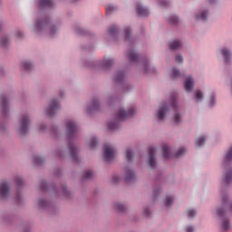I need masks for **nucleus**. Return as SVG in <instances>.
Masks as SVG:
<instances>
[{
    "mask_svg": "<svg viewBox=\"0 0 232 232\" xmlns=\"http://www.w3.org/2000/svg\"><path fill=\"white\" fill-rule=\"evenodd\" d=\"M56 155H57V157H64V150H59L56 152Z\"/></svg>",
    "mask_w": 232,
    "mask_h": 232,
    "instance_id": "680f3d73",
    "label": "nucleus"
},
{
    "mask_svg": "<svg viewBox=\"0 0 232 232\" xmlns=\"http://www.w3.org/2000/svg\"><path fill=\"white\" fill-rule=\"evenodd\" d=\"M93 178V171L87 170L83 173V176L82 177V180H90V179Z\"/></svg>",
    "mask_w": 232,
    "mask_h": 232,
    "instance_id": "a18cd8bd",
    "label": "nucleus"
},
{
    "mask_svg": "<svg viewBox=\"0 0 232 232\" xmlns=\"http://www.w3.org/2000/svg\"><path fill=\"white\" fill-rule=\"evenodd\" d=\"M38 208H42V209H48L50 208V202H48L44 198L38 199Z\"/></svg>",
    "mask_w": 232,
    "mask_h": 232,
    "instance_id": "58836bf2",
    "label": "nucleus"
},
{
    "mask_svg": "<svg viewBox=\"0 0 232 232\" xmlns=\"http://www.w3.org/2000/svg\"><path fill=\"white\" fill-rule=\"evenodd\" d=\"M209 16L208 9H200L198 13H196L197 21H202L203 23L208 21V17Z\"/></svg>",
    "mask_w": 232,
    "mask_h": 232,
    "instance_id": "393cba45",
    "label": "nucleus"
},
{
    "mask_svg": "<svg viewBox=\"0 0 232 232\" xmlns=\"http://www.w3.org/2000/svg\"><path fill=\"white\" fill-rule=\"evenodd\" d=\"M124 39L126 43L129 44V46H131L134 43L133 38H131V28L126 27L124 29Z\"/></svg>",
    "mask_w": 232,
    "mask_h": 232,
    "instance_id": "c85d7f7f",
    "label": "nucleus"
},
{
    "mask_svg": "<svg viewBox=\"0 0 232 232\" xmlns=\"http://www.w3.org/2000/svg\"><path fill=\"white\" fill-rule=\"evenodd\" d=\"M3 26H5V22L0 21V30H1V28H2Z\"/></svg>",
    "mask_w": 232,
    "mask_h": 232,
    "instance_id": "338daca9",
    "label": "nucleus"
},
{
    "mask_svg": "<svg viewBox=\"0 0 232 232\" xmlns=\"http://www.w3.org/2000/svg\"><path fill=\"white\" fill-rule=\"evenodd\" d=\"M0 46L2 48H8L10 46V36L4 34L0 38Z\"/></svg>",
    "mask_w": 232,
    "mask_h": 232,
    "instance_id": "473e14b6",
    "label": "nucleus"
},
{
    "mask_svg": "<svg viewBox=\"0 0 232 232\" xmlns=\"http://www.w3.org/2000/svg\"><path fill=\"white\" fill-rule=\"evenodd\" d=\"M32 31L35 35H46L47 37H55L59 32V24L52 22L50 16L46 14H40L34 22Z\"/></svg>",
    "mask_w": 232,
    "mask_h": 232,
    "instance_id": "f03ea898",
    "label": "nucleus"
},
{
    "mask_svg": "<svg viewBox=\"0 0 232 232\" xmlns=\"http://www.w3.org/2000/svg\"><path fill=\"white\" fill-rule=\"evenodd\" d=\"M115 10H117V7H115L113 5H108L106 7V14H107V15H111V14H113V12H115Z\"/></svg>",
    "mask_w": 232,
    "mask_h": 232,
    "instance_id": "3c124183",
    "label": "nucleus"
},
{
    "mask_svg": "<svg viewBox=\"0 0 232 232\" xmlns=\"http://www.w3.org/2000/svg\"><path fill=\"white\" fill-rule=\"evenodd\" d=\"M15 37L17 39H23L24 37V33L21 30L16 31Z\"/></svg>",
    "mask_w": 232,
    "mask_h": 232,
    "instance_id": "6e6d98bb",
    "label": "nucleus"
},
{
    "mask_svg": "<svg viewBox=\"0 0 232 232\" xmlns=\"http://www.w3.org/2000/svg\"><path fill=\"white\" fill-rule=\"evenodd\" d=\"M14 182H15V186H16L17 188H21L22 186L24 185V179L23 177H21V176H16V177L14 178Z\"/></svg>",
    "mask_w": 232,
    "mask_h": 232,
    "instance_id": "c03bdc74",
    "label": "nucleus"
},
{
    "mask_svg": "<svg viewBox=\"0 0 232 232\" xmlns=\"http://www.w3.org/2000/svg\"><path fill=\"white\" fill-rule=\"evenodd\" d=\"M99 110H101V101L99 97H94L87 105V111L88 113H95V111H99Z\"/></svg>",
    "mask_w": 232,
    "mask_h": 232,
    "instance_id": "2eb2a0df",
    "label": "nucleus"
},
{
    "mask_svg": "<svg viewBox=\"0 0 232 232\" xmlns=\"http://www.w3.org/2000/svg\"><path fill=\"white\" fill-rule=\"evenodd\" d=\"M168 21L170 24H179V16L177 14H171L170 16H169Z\"/></svg>",
    "mask_w": 232,
    "mask_h": 232,
    "instance_id": "37998d69",
    "label": "nucleus"
},
{
    "mask_svg": "<svg viewBox=\"0 0 232 232\" xmlns=\"http://www.w3.org/2000/svg\"><path fill=\"white\" fill-rule=\"evenodd\" d=\"M21 68L25 72H30V70H34V63L30 60H24L21 63Z\"/></svg>",
    "mask_w": 232,
    "mask_h": 232,
    "instance_id": "c756f323",
    "label": "nucleus"
},
{
    "mask_svg": "<svg viewBox=\"0 0 232 232\" xmlns=\"http://www.w3.org/2000/svg\"><path fill=\"white\" fill-rule=\"evenodd\" d=\"M83 66H90V63L88 62H82Z\"/></svg>",
    "mask_w": 232,
    "mask_h": 232,
    "instance_id": "69168bd1",
    "label": "nucleus"
},
{
    "mask_svg": "<svg viewBox=\"0 0 232 232\" xmlns=\"http://www.w3.org/2000/svg\"><path fill=\"white\" fill-rule=\"evenodd\" d=\"M115 64V59L113 57L104 58L102 62L99 63L101 70H110Z\"/></svg>",
    "mask_w": 232,
    "mask_h": 232,
    "instance_id": "4be33fe9",
    "label": "nucleus"
},
{
    "mask_svg": "<svg viewBox=\"0 0 232 232\" xmlns=\"http://www.w3.org/2000/svg\"><path fill=\"white\" fill-rule=\"evenodd\" d=\"M185 217L188 218V220H193V218L197 217V210L195 208H188L185 211Z\"/></svg>",
    "mask_w": 232,
    "mask_h": 232,
    "instance_id": "c9c22d12",
    "label": "nucleus"
},
{
    "mask_svg": "<svg viewBox=\"0 0 232 232\" xmlns=\"http://www.w3.org/2000/svg\"><path fill=\"white\" fill-rule=\"evenodd\" d=\"M231 162H232V145L228 148V150H227L223 158L224 168H228V166H231Z\"/></svg>",
    "mask_w": 232,
    "mask_h": 232,
    "instance_id": "b1692460",
    "label": "nucleus"
},
{
    "mask_svg": "<svg viewBox=\"0 0 232 232\" xmlns=\"http://www.w3.org/2000/svg\"><path fill=\"white\" fill-rule=\"evenodd\" d=\"M59 95H60V97H64V91H63V90H61V91L59 92Z\"/></svg>",
    "mask_w": 232,
    "mask_h": 232,
    "instance_id": "0e129e2a",
    "label": "nucleus"
},
{
    "mask_svg": "<svg viewBox=\"0 0 232 232\" xmlns=\"http://www.w3.org/2000/svg\"><path fill=\"white\" fill-rule=\"evenodd\" d=\"M169 75H170L171 79H173L175 81L180 77V71H179V69L174 67L169 72Z\"/></svg>",
    "mask_w": 232,
    "mask_h": 232,
    "instance_id": "a19ab883",
    "label": "nucleus"
},
{
    "mask_svg": "<svg viewBox=\"0 0 232 232\" xmlns=\"http://www.w3.org/2000/svg\"><path fill=\"white\" fill-rule=\"evenodd\" d=\"M185 232H195V227L188 225L185 227Z\"/></svg>",
    "mask_w": 232,
    "mask_h": 232,
    "instance_id": "4d7b16f0",
    "label": "nucleus"
},
{
    "mask_svg": "<svg viewBox=\"0 0 232 232\" xmlns=\"http://www.w3.org/2000/svg\"><path fill=\"white\" fill-rule=\"evenodd\" d=\"M158 3L161 8H168V6H169V2L168 0H159Z\"/></svg>",
    "mask_w": 232,
    "mask_h": 232,
    "instance_id": "8fccbe9b",
    "label": "nucleus"
},
{
    "mask_svg": "<svg viewBox=\"0 0 232 232\" xmlns=\"http://www.w3.org/2000/svg\"><path fill=\"white\" fill-rule=\"evenodd\" d=\"M59 110H61V103L59 102V99L55 98L49 102L45 113L47 117H53V115H57Z\"/></svg>",
    "mask_w": 232,
    "mask_h": 232,
    "instance_id": "9d476101",
    "label": "nucleus"
},
{
    "mask_svg": "<svg viewBox=\"0 0 232 232\" xmlns=\"http://www.w3.org/2000/svg\"><path fill=\"white\" fill-rule=\"evenodd\" d=\"M72 30H73L74 34H77L78 35H84V34H86V30H84L82 28V26H81L79 24H74L72 26Z\"/></svg>",
    "mask_w": 232,
    "mask_h": 232,
    "instance_id": "4c0bfd02",
    "label": "nucleus"
},
{
    "mask_svg": "<svg viewBox=\"0 0 232 232\" xmlns=\"http://www.w3.org/2000/svg\"><path fill=\"white\" fill-rule=\"evenodd\" d=\"M119 40V26L111 25L108 29V34L106 36V41L117 42Z\"/></svg>",
    "mask_w": 232,
    "mask_h": 232,
    "instance_id": "4468645a",
    "label": "nucleus"
},
{
    "mask_svg": "<svg viewBox=\"0 0 232 232\" xmlns=\"http://www.w3.org/2000/svg\"><path fill=\"white\" fill-rule=\"evenodd\" d=\"M173 111L171 116V122H173L176 126H179L182 122V117L184 114L182 113V109L179 106V102H177V95H172L169 101L163 102L157 110L155 113V117L157 121H164L166 119V115L169 113V111Z\"/></svg>",
    "mask_w": 232,
    "mask_h": 232,
    "instance_id": "f257e3e1",
    "label": "nucleus"
},
{
    "mask_svg": "<svg viewBox=\"0 0 232 232\" xmlns=\"http://www.w3.org/2000/svg\"><path fill=\"white\" fill-rule=\"evenodd\" d=\"M40 189L41 191H51V193L55 195H63V197H68L69 195L66 186H63L61 190H59L55 185H49L45 180L40 182Z\"/></svg>",
    "mask_w": 232,
    "mask_h": 232,
    "instance_id": "0eeeda50",
    "label": "nucleus"
},
{
    "mask_svg": "<svg viewBox=\"0 0 232 232\" xmlns=\"http://www.w3.org/2000/svg\"><path fill=\"white\" fill-rule=\"evenodd\" d=\"M34 163L36 166H43V164H44V159L41 158L40 156H36L34 158Z\"/></svg>",
    "mask_w": 232,
    "mask_h": 232,
    "instance_id": "de8ad7c7",
    "label": "nucleus"
},
{
    "mask_svg": "<svg viewBox=\"0 0 232 232\" xmlns=\"http://www.w3.org/2000/svg\"><path fill=\"white\" fill-rule=\"evenodd\" d=\"M120 181H121V177H119L118 175H113L112 176V182H113V184H117Z\"/></svg>",
    "mask_w": 232,
    "mask_h": 232,
    "instance_id": "13d9d810",
    "label": "nucleus"
},
{
    "mask_svg": "<svg viewBox=\"0 0 232 232\" xmlns=\"http://www.w3.org/2000/svg\"><path fill=\"white\" fill-rule=\"evenodd\" d=\"M183 86L187 93H193V90H195V78H193V75L185 77Z\"/></svg>",
    "mask_w": 232,
    "mask_h": 232,
    "instance_id": "ddd939ff",
    "label": "nucleus"
},
{
    "mask_svg": "<svg viewBox=\"0 0 232 232\" xmlns=\"http://www.w3.org/2000/svg\"><path fill=\"white\" fill-rule=\"evenodd\" d=\"M0 104L2 108V117H6L8 115V96H6V94L1 95Z\"/></svg>",
    "mask_w": 232,
    "mask_h": 232,
    "instance_id": "aec40b11",
    "label": "nucleus"
},
{
    "mask_svg": "<svg viewBox=\"0 0 232 232\" xmlns=\"http://www.w3.org/2000/svg\"><path fill=\"white\" fill-rule=\"evenodd\" d=\"M208 108H215L217 106V94L215 92H210L208 100Z\"/></svg>",
    "mask_w": 232,
    "mask_h": 232,
    "instance_id": "7c9ffc66",
    "label": "nucleus"
},
{
    "mask_svg": "<svg viewBox=\"0 0 232 232\" xmlns=\"http://www.w3.org/2000/svg\"><path fill=\"white\" fill-rule=\"evenodd\" d=\"M66 133H67V141H68V150L70 153V157L73 162L79 161L78 156V149L73 145V140H75L79 137V127L77 126V122L73 120H69L66 121L65 126Z\"/></svg>",
    "mask_w": 232,
    "mask_h": 232,
    "instance_id": "7ed1b4c3",
    "label": "nucleus"
},
{
    "mask_svg": "<svg viewBox=\"0 0 232 232\" xmlns=\"http://www.w3.org/2000/svg\"><path fill=\"white\" fill-rule=\"evenodd\" d=\"M118 96L117 95H109L107 98L108 104H111V102L117 101Z\"/></svg>",
    "mask_w": 232,
    "mask_h": 232,
    "instance_id": "5fc2aeb1",
    "label": "nucleus"
},
{
    "mask_svg": "<svg viewBox=\"0 0 232 232\" xmlns=\"http://www.w3.org/2000/svg\"><path fill=\"white\" fill-rule=\"evenodd\" d=\"M136 12L138 15H140L141 17H146L150 15V9L147 7H144V5L138 4L136 6Z\"/></svg>",
    "mask_w": 232,
    "mask_h": 232,
    "instance_id": "a878e982",
    "label": "nucleus"
},
{
    "mask_svg": "<svg viewBox=\"0 0 232 232\" xmlns=\"http://www.w3.org/2000/svg\"><path fill=\"white\" fill-rule=\"evenodd\" d=\"M32 121L30 120V116L28 114H23L20 118L18 133L19 135H26L28 131H30V123Z\"/></svg>",
    "mask_w": 232,
    "mask_h": 232,
    "instance_id": "1a4fd4ad",
    "label": "nucleus"
},
{
    "mask_svg": "<svg viewBox=\"0 0 232 232\" xmlns=\"http://www.w3.org/2000/svg\"><path fill=\"white\" fill-rule=\"evenodd\" d=\"M186 148L181 147L174 153V156L176 159H180V157H184V155H186Z\"/></svg>",
    "mask_w": 232,
    "mask_h": 232,
    "instance_id": "79ce46f5",
    "label": "nucleus"
},
{
    "mask_svg": "<svg viewBox=\"0 0 232 232\" xmlns=\"http://www.w3.org/2000/svg\"><path fill=\"white\" fill-rule=\"evenodd\" d=\"M162 193V189L160 188H154L153 189V202L159 198V196Z\"/></svg>",
    "mask_w": 232,
    "mask_h": 232,
    "instance_id": "49530a36",
    "label": "nucleus"
},
{
    "mask_svg": "<svg viewBox=\"0 0 232 232\" xmlns=\"http://www.w3.org/2000/svg\"><path fill=\"white\" fill-rule=\"evenodd\" d=\"M227 210H226V208L219 207L216 208V215L220 221V226L222 231H227L228 229H231V221L229 220V218L227 217Z\"/></svg>",
    "mask_w": 232,
    "mask_h": 232,
    "instance_id": "423d86ee",
    "label": "nucleus"
},
{
    "mask_svg": "<svg viewBox=\"0 0 232 232\" xmlns=\"http://www.w3.org/2000/svg\"><path fill=\"white\" fill-rule=\"evenodd\" d=\"M116 153H117V150H115V147H113L110 144H105L103 146L104 159L108 162H110V160H113V159H115Z\"/></svg>",
    "mask_w": 232,
    "mask_h": 232,
    "instance_id": "f8f14e48",
    "label": "nucleus"
},
{
    "mask_svg": "<svg viewBox=\"0 0 232 232\" xmlns=\"http://www.w3.org/2000/svg\"><path fill=\"white\" fill-rule=\"evenodd\" d=\"M126 57L130 64L143 68L144 73H155V68L150 65V60L146 57H142L135 49L130 48L126 53Z\"/></svg>",
    "mask_w": 232,
    "mask_h": 232,
    "instance_id": "20e7f679",
    "label": "nucleus"
},
{
    "mask_svg": "<svg viewBox=\"0 0 232 232\" xmlns=\"http://www.w3.org/2000/svg\"><path fill=\"white\" fill-rule=\"evenodd\" d=\"M114 208L116 210H118L120 213H122L123 211H126V207L124 206V204L121 203H116L114 205Z\"/></svg>",
    "mask_w": 232,
    "mask_h": 232,
    "instance_id": "09e8293b",
    "label": "nucleus"
},
{
    "mask_svg": "<svg viewBox=\"0 0 232 232\" xmlns=\"http://www.w3.org/2000/svg\"><path fill=\"white\" fill-rule=\"evenodd\" d=\"M156 151L157 148H155L154 146L149 148L148 165L151 168V169H155V168H157V160L155 159Z\"/></svg>",
    "mask_w": 232,
    "mask_h": 232,
    "instance_id": "a211bd4d",
    "label": "nucleus"
},
{
    "mask_svg": "<svg viewBox=\"0 0 232 232\" xmlns=\"http://www.w3.org/2000/svg\"><path fill=\"white\" fill-rule=\"evenodd\" d=\"M113 82L121 85V90L123 92H130L131 90V84L126 82V72L117 71L114 77Z\"/></svg>",
    "mask_w": 232,
    "mask_h": 232,
    "instance_id": "6e6552de",
    "label": "nucleus"
},
{
    "mask_svg": "<svg viewBox=\"0 0 232 232\" xmlns=\"http://www.w3.org/2000/svg\"><path fill=\"white\" fill-rule=\"evenodd\" d=\"M39 130L40 131H44V130H46V124L44 123L40 124Z\"/></svg>",
    "mask_w": 232,
    "mask_h": 232,
    "instance_id": "e2e57ef3",
    "label": "nucleus"
},
{
    "mask_svg": "<svg viewBox=\"0 0 232 232\" xmlns=\"http://www.w3.org/2000/svg\"><path fill=\"white\" fill-rule=\"evenodd\" d=\"M219 53L223 59L225 66H230L232 63V51L231 48L227 46L221 47L219 49Z\"/></svg>",
    "mask_w": 232,
    "mask_h": 232,
    "instance_id": "9b49d317",
    "label": "nucleus"
},
{
    "mask_svg": "<svg viewBox=\"0 0 232 232\" xmlns=\"http://www.w3.org/2000/svg\"><path fill=\"white\" fill-rule=\"evenodd\" d=\"M208 1H209V3L213 4V3H215V1H217V0H208Z\"/></svg>",
    "mask_w": 232,
    "mask_h": 232,
    "instance_id": "774afa93",
    "label": "nucleus"
},
{
    "mask_svg": "<svg viewBox=\"0 0 232 232\" xmlns=\"http://www.w3.org/2000/svg\"><path fill=\"white\" fill-rule=\"evenodd\" d=\"M143 214L145 215V217H150V215H151V211L150 210V208H145L143 209Z\"/></svg>",
    "mask_w": 232,
    "mask_h": 232,
    "instance_id": "052dcab7",
    "label": "nucleus"
},
{
    "mask_svg": "<svg viewBox=\"0 0 232 232\" xmlns=\"http://www.w3.org/2000/svg\"><path fill=\"white\" fill-rule=\"evenodd\" d=\"M161 151L162 157L165 160H168V159H171V157H173V154H171V150H169V146L167 144L161 145Z\"/></svg>",
    "mask_w": 232,
    "mask_h": 232,
    "instance_id": "bb28decb",
    "label": "nucleus"
},
{
    "mask_svg": "<svg viewBox=\"0 0 232 232\" xmlns=\"http://www.w3.org/2000/svg\"><path fill=\"white\" fill-rule=\"evenodd\" d=\"M205 95L204 92L200 89H197L191 96V100L195 102V104H202L204 102Z\"/></svg>",
    "mask_w": 232,
    "mask_h": 232,
    "instance_id": "6ab92c4d",
    "label": "nucleus"
},
{
    "mask_svg": "<svg viewBox=\"0 0 232 232\" xmlns=\"http://www.w3.org/2000/svg\"><path fill=\"white\" fill-rule=\"evenodd\" d=\"M137 179L135 175V171L131 169L130 167L124 168V180L125 182H133Z\"/></svg>",
    "mask_w": 232,
    "mask_h": 232,
    "instance_id": "5701e85b",
    "label": "nucleus"
},
{
    "mask_svg": "<svg viewBox=\"0 0 232 232\" xmlns=\"http://www.w3.org/2000/svg\"><path fill=\"white\" fill-rule=\"evenodd\" d=\"M173 200H175L173 196L167 195L165 199L163 200V206H165V208H170L171 206H173Z\"/></svg>",
    "mask_w": 232,
    "mask_h": 232,
    "instance_id": "e433bc0d",
    "label": "nucleus"
},
{
    "mask_svg": "<svg viewBox=\"0 0 232 232\" xmlns=\"http://www.w3.org/2000/svg\"><path fill=\"white\" fill-rule=\"evenodd\" d=\"M170 50H179V48H182V42L180 40H173L169 44Z\"/></svg>",
    "mask_w": 232,
    "mask_h": 232,
    "instance_id": "f704fd0d",
    "label": "nucleus"
},
{
    "mask_svg": "<svg viewBox=\"0 0 232 232\" xmlns=\"http://www.w3.org/2000/svg\"><path fill=\"white\" fill-rule=\"evenodd\" d=\"M125 159L128 162H133V159H135V152L131 148H127L125 150Z\"/></svg>",
    "mask_w": 232,
    "mask_h": 232,
    "instance_id": "2f4dec72",
    "label": "nucleus"
},
{
    "mask_svg": "<svg viewBox=\"0 0 232 232\" xmlns=\"http://www.w3.org/2000/svg\"><path fill=\"white\" fill-rule=\"evenodd\" d=\"M223 182L227 186L231 184V182H232V169L227 170V172L225 173V176L223 178Z\"/></svg>",
    "mask_w": 232,
    "mask_h": 232,
    "instance_id": "72a5a7b5",
    "label": "nucleus"
},
{
    "mask_svg": "<svg viewBox=\"0 0 232 232\" xmlns=\"http://www.w3.org/2000/svg\"><path fill=\"white\" fill-rule=\"evenodd\" d=\"M175 61L177 64H182L184 63V58L182 57V54H177L175 57Z\"/></svg>",
    "mask_w": 232,
    "mask_h": 232,
    "instance_id": "864d4df0",
    "label": "nucleus"
},
{
    "mask_svg": "<svg viewBox=\"0 0 232 232\" xmlns=\"http://www.w3.org/2000/svg\"><path fill=\"white\" fill-rule=\"evenodd\" d=\"M221 200L223 207L227 213H232V200L229 201V194L227 192L221 191Z\"/></svg>",
    "mask_w": 232,
    "mask_h": 232,
    "instance_id": "f3484780",
    "label": "nucleus"
},
{
    "mask_svg": "<svg viewBox=\"0 0 232 232\" xmlns=\"http://www.w3.org/2000/svg\"><path fill=\"white\" fill-rule=\"evenodd\" d=\"M10 197V183L4 181L0 183V200H6Z\"/></svg>",
    "mask_w": 232,
    "mask_h": 232,
    "instance_id": "dca6fc26",
    "label": "nucleus"
},
{
    "mask_svg": "<svg viewBox=\"0 0 232 232\" xmlns=\"http://www.w3.org/2000/svg\"><path fill=\"white\" fill-rule=\"evenodd\" d=\"M135 107H130L128 111L120 109L114 115L115 119L111 121L107 124L109 131H115L121 128V121H126V119H131L135 115Z\"/></svg>",
    "mask_w": 232,
    "mask_h": 232,
    "instance_id": "39448f33",
    "label": "nucleus"
},
{
    "mask_svg": "<svg viewBox=\"0 0 232 232\" xmlns=\"http://www.w3.org/2000/svg\"><path fill=\"white\" fill-rule=\"evenodd\" d=\"M196 147L197 148H202V146H204V144H206V136L205 135H201L199 136L197 140H196Z\"/></svg>",
    "mask_w": 232,
    "mask_h": 232,
    "instance_id": "ea45409f",
    "label": "nucleus"
},
{
    "mask_svg": "<svg viewBox=\"0 0 232 232\" xmlns=\"http://www.w3.org/2000/svg\"><path fill=\"white\" fill-rule=\"evenodd\" d=\"M15 202L16 204H21L23 202V196L21 195V192H16Z\"/></svg>",
    "mask_w": 232,
    "mask_h": 232,
    "instance_id": "603ef678",
    "label": "nucleus"
},
{
    "mask_svg": "<svg viewBox=\"0 0 232 232\" xmlns=\"http://www.w3.org/2000/svg\"><path fill=\"white\" fill-rule=\"evenodd\" d=\"M51 131L53 135H57V131H59V128L55 125L51 127Z\"/></svg>",
    "mask_w": 232,
    "mask_h": 232,
    "instance_id": "bf43d9fd",
    "label": "nucleus"
},
{
    "mask_svg": "<svg viewBox=\"0 0 232 232\" xmlns=\"http://www.w3.org/2000/svg\"><path fill=\"white\" fill-rule=\"evenodd\" d=\"M98 145L99 140L95 136L91 137L89 140L86 141V146L89 150H95V148H97Z\"/></svg>",
    "mask_w": 232,
    "mask_h": 232,
    "instance_id": "cd10ccee",
    "label": "nucleus"
},
{
    "mask_svg": "<svg viewBox=\"0 0 232 232\" xmlns=\"http://www.w3.org/2000/svg\"><path fill=\"white\" fill-rule=\"evenodd\" d=\"M36 5L39 10H44L45 8H53L55 2L53 0H36Z\"/></svg>",
    "mask_w": 232,
    "mask_h": 232,
    "instance_id": "412c9836",
    "label": "nucleus"
}]
</instances>
